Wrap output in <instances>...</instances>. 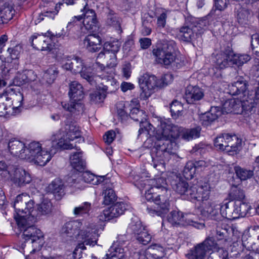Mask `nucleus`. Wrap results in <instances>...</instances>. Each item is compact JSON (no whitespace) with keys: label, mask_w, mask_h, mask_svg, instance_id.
<instances>
[{"label":"nucleus","mask_w":259,"mask_h":259,"mask_svg":"<svg viewBox=\"0 0 259 259\" xmlns=\"http://www.w3.org/2000/svg\"><path fill=\"white\" fill-rule=\"evenodd\" d=\"M52 207L51 201L47 198L44 199L40 203L37 205L36 209L32 208L30 215L28 217V220L32 219L33 222H36L37 217L50 214L52 212Z\"/></svg>","instance_id":"21"},{"label":"nucleus","mask_w":259,"mask_h":259,"mask_svg":"<svg viewBox=\"0 0 259 259\" xmlns=\"http://www.w3.org/2000/svg\"><path fill=\"white\" fill-rule=\"evenodd\" d=\"M233 52L227 49L217 55L216 64L219 68L223 69L232 65Z\"/></svg>","instance_id":"28"},{"label":"nucleus","mask_w":259,"mask_h":259,"mask_svg":"<svg viewBox=\"0 0 259 259\" xmlns=\"http://www.w3.org/2000/svg\"><path fill=\"white\" fill-rule=\"evenodd\" d=\"M63 3L58 2V0H50L46 3L43 11L39 14L37 18L38 22L43 20L45 18L54 19L58 14L60 6L63 4L74 5L76 11H79L82 13L88 9V0H63Z\"/></svg>","instance_id":"5"},{"label":"nucleus","mask_w":259,"mask_h":259,"mask_svg":"<svg viewBox=\"0 0 259 259\" xmlns=\"http://www.w3.org/2000/svg\"><path fill=\"white\" fill-rule=\"evenodd\" d=\"M22 51V47L20 45H17L12 48H9L8 52L9 53L10 56L12 60H13V63L15 65V69H17L18 62L17 59Z\"/></svg>","instance_id":"53"},{"label":"nucleus","mask_w":259,"mask_h":259,"mask_svg":"<svg viewBox=\"0 0 259 259\" xmlns=\"http://www.w3.org/2000/svg\"><path fill=\"white\" fill-rule=\"evenodd\" d=\"M106 254L105 259H123L124 256V249L114 243Z\"/></svg>","instance_id":"41"},{"label":"nucleus","mask_w":259,"mask_h":259,"mask_svg":"<svg viewBox=\"0 0 259 259\" xmlns=\"http://www.w3.org/2000/svg\"><path fill=\"white\" fill-rule=\"evenodd\" d=\"M121 46V43L118 41H113L110 42H106L104 44V49L111 54H116L119 51Z\"/></svg>","instance_id":"59"},{"label":"nucleus","mask_w":259,"mask_h":259,"mask_svg":"<svg viewBox=\"0 0 259 259\" xmlns=\"http://www.w3.org/2000/svg\"><path fill=\"white\" fill-rule=\"evenodd\" d=\"M81 77L85 79L91 84H93L97 81L98 78H101L103 81L102 84L107 83V84L111 82L112 81H107V75L105 74V77L102 78L103 76H100L99 75L102 74L101 71L98 67L94 68L93 65L92 66H87L84 65L81 71L79 72Z\"/></svg>","instance_id":"17"},{"label":"nucleus","mask_w":259,"mask_h":259,"mask_svg":"<svg viewBox=\"0 0 259 259\" xmlns=\"http://www.w3.org/2000/svg\"><path fill=\"white\" fill-rule=\"evenodd\" d=\"M247 83L245 80L243 78H239L236 81H235L229 85L228 90L230 94L235 96L240 95V98L242 99L246 98V94L247 92Z\"/></svg>","instance_id":"25"},{"label":"nucleus","mask_w":259,"mask_h":259,"mask_svg":"<svg viewBox=\"0 0 259 259\" xmlns=\"http://www.w3.org/2000/svg\"><path fill=\"white\" fill-rule=\"evenodd\" d=\"M49 192L53 193L57 199H60L65 194L64 185L59 179H55L48 186Z\"/></svg>","instance_id":"32"},{"label":"nucleus","mask_w":259,"mask_h":259,"mask_svg":"<svg viewBox=\"0 0 259 259\" xmlns=\"http://www.w3.org/2000/svg\"><path fill=\"white\" fill-rule=\"evenodd\" d=\"M15 10L12 7L5 4L0 8V24L7 23L11 20L14 15Z\"/></svg>","instance_id":"37"},{"label":"nucleus","mask_w":259,"mask_h":259,"mask_svg":"<svg viewBox=\"0 0 259 259\" xmlns=\"http://www.w3.org/2000/svg\"><path fill=\"white\" fill-rule=\"evenodd\" d=\"M196 169L195 164L192 161H188L183 170L184 177L186 179H192L195 174Z\"/></svg>","instance_id":"55"},{"label":"nucleus","mask_w":259,"mask_h":259,"mask_svg":"<svg viewBox=\"0 0 259 259\" xmlns=\"http://www.w3.org/2000/svg\"><path fill=\"white\" fill-rule=\"evenodd\" d=\"M231 226H227L226 225H224L223 227L218 226L216 229L217 237L218 239L221 240L223 238H227L229 240V229Z\"/></svg>","instance_id":"60"},{"label":"nucleus","mask_w":259,"mask_h":259,"mask_svg":"<svg viewBox=\"0 0 259 259\" xmlns=\"http://www.w3.org/2000/svg\"><path fill=\"white\" fill-rule=\"evenodd\" d=\"M69 95L71 98L69 103H62L63 108L70 113L83 111L84 106L81 100L84 97L82 85L76 81H72L69 85Z\"/></svg>","instance_id":"10"},{"label":"nucleus","mask_w":259,"mask_h":259,"mask_svg":"<svg viewBox=\"0 0 259 259\" xmlns=\"http://www.w3.org/2000/svg\"><path fill=\"white\" fill-rule=\"evenodd\" d=\"M235 173L241 180L245 181L251 178L253 175V171L251 170H247L240 166L235 167Z\"/></svg>","instance_id":"52"},{"label":"nucleus","mask_w":259,"mask_h":259,"mask_svg":"<svg viewBox=\"0 0 259 259\" xmlns=\"http://www.w3.org/2000/svg\"><path fill=\"white\" fill-rule=\"evenodd\" d=\"M229 4L228 0H215L214 8L215 9H213L210 12V14L211 16L215 15V12L217 10L222 11L225 10Z\"/></svg>","instance_id":"61"},{"label":"nucleus","mask_w":259,"mask_h":259,"mask_svg":"<svg viewBox=\"0 0 259 259\" xmlns=\"http://www.w3.org/2000/svg\"><path fill=\"white\" fill-rule=\"evenodd\" d=\"M70 164L77 171H82L85 166V161L82 158V152L78 151L70 156Z\"/></svg>","instance_id":"36"},{"label":"nucleus","mask_w":259,"mask_h":259,"mask_svg":"<svg viewBox=\"0 0 259 259\" xmlns=\"http://www.w3.org/2000/svg\"><path fill=\"white\" fill-rule=\"evenodd\" d=\"M171 185L174 191L180 195H186L187 198L193 202L207 200L210 196L211 188L207 182H204L198 186H189L185 181L176 176V179L171 181Z\"/></svg>","instance_id":"2"},{"label":"nucleus","mask_w":259,"mask_h":259,"mask_svg":"<svg viewBox=\"0 0 259 259\" xmlns=\"http://www.w3.org/2000/svg\"><path fill=\"white\" fill-rule=\"evenodd\" d=\"M250 59V56L247 54H235L233 53V56H232V65L235 64L238 66H240L247 63Z\"/></svg>","instance_id":"50"},{"label":"nucleus","mask_w":259,"mask_h":259,"mask_svg":"<svg viewBox=\"0 0 259 259\" xmlns=\"http://www.w3.org/2000/svg\"><path fill=\"white\" fill-rule=\"evenodd\" d=\"M55 57L60 62L63 69L70 71L73 73H79L83 68V61L78 57L64 55L60 52Z\"/></svg>","instance_id":"13"},{"label":"nucleus","mask_w":259,"mask_h":259,"mask_svg":"<svg viewBox=\"0 0 259 259\" xmlns=\"http://www.w3.org/2000/svg\"><path fill=\"white\" fill-rule=\"evenodd\" d=\"M235 204L236 212H237L238 218L245 217L248 214H250V210L251 209V207L248 203L240 201L235 202Z\"/></svg>","instance_id":"44"},{"label":"nucleus","mask_w":259,"mask_h":259,"mask_svg":"<svg viewBox=\"0 0 259 259\" xmlns=\"http://www.w3.org/2000/svg\"><path fill=\"white\" fill-rule=\"evenodd\" d=\"M117 114L121 121L126 120L128 118V114L126 111L125 103L123 101H120L116 104Z\"/></svg>","instance_id":"56"},{"label":"nucleus","mask_w":259,"mask_h":259,"mask_svg":"<svg viewBox=\"0 0 259 259\" xmlns=\"http://www.w3.org/2000/svg\"><path fill=\"white\" fill-rule=\"evenodd\" d=\"M250 17V12L248 10L241 9L237 14V20L239 24L245 25L248 24Z\"/></svg>","instance_id":"57"},{"label":"nucleus","mask_w":259,"mask_h":259,"mask_svg":"<svg viewBox=\"0 0 259 259\" xmlns=\"http://www.w3.org/2000/svg\"><path fill=\"white\" fill-rule=\"evenodd\" d=\"M229 229V240L232 242L233 248H235L234 251L239 252L237 247L241 248V245H244L243 241L241 239L242 233L238 231L236 228L231 227Z\"/></svg>","instance_id":"35"},{"label":"nucleus","mask_w":259,"mask_h":259,"mask_svg":"<svg viewBox=\"0 0 259 259\" xmlns=\"http://www.w3.org/2000/svg\"><path fill=\"white\" fill-rule=\"evenodd\" d=\"M125 205L123 202H117L107 208L112 219L122 214L126 209Z\"/></svg>","instance_id":"45"},{"label":"nucleus","mask_w":259,"mask_h":259,"mask_svg":"<svg viewBox=\"0 0 259 259\" xmlns=\"http://www.w3.org/2000/svg\"><path fill=\"white\" fill-rule=\"evenodd\" d=\"M227 136L228 134H223L218 136L214 141V146L218 149L226 152L228 143L226 140Z\"/></svg>","instance_id":"51"},{"label":"nucleus","mask_w":259,"mask_h":259,"mask_svg":"<svg viewBox=\"0 0 259 259\" xmlns=\"http://www.w3.org/2000/svg\"><path fill=\"white\" fill-rule=\"evenodd\" d=\"M167 221L172 225L180 226L190 225L194 222L191 218V214L184 215L182 212L176 210L172 211L168 215Z\"/></svg>","instance_id":"20"},{"label":"nucleus","mask_w":259,"mask_h":259,"mask_svg":"<svg viewBox=\"0 0 259 259\" xmlns=\"http://www.w3.org/2000/svg\"><path fill=\"white\" fill-rule=\"evenodd\" d=\"M106 23L108 25L114 27L121 32L122 31L120 26V19L113 11L109 10L107 15Z\"/></svg>","instance_id":"47"},{"label":"nucleus","mask_w":259,"mask_h":259,"mask_svg":"<svg viewBox=\"0 0 259 259\" xmlns=\"http://www.w3.org/2000/svg\"><path fill=\"white\" fill-rule=\"evenodd\" d=\"M33 74L32 70H26L22 73H18L13 79V83L16 86L20 87L27 82L35 79V75L33 77L31 76Z\"/></svg>","instance_id":"34"},{"label":"nucleus","mask_w":259,"mask_h":259,"mask_svg":"<svg viewBox=\"0 0 259 259\" xmlns=\"http://www.w3.org/2000/svg\"><path fill=\"white\" fill-rule=\"evenodd\" d=\"M251 45L253 53L259 57V34L255 33L251 36Z\"/></svg>","instance_id":"64"},{"label":"nucleus","mask_w":259,"mask_h":259,"mask_svg":"<svg viewBox=\"0 0 259 259\" xmlns=\"http://www.w3.org/2000/svg\"><path fill=\"white\" fill-rule=\"evenodd\" d=\"M136 239L141 244L146 245L150 242L151 236L146 228L140 234H139V235H137Z\"/></svg>","instance_id":"63"},{"label":"nucleus","mask_w":259,"mask_h":259,"mask_svg":"<svg viewBox=\"0 0 259 259\" xmlns=\"http://www.w3.org/2000/svg\"><path fill=\"white\" fill-rule=\"evenodd\" d=\"M41 149L42 148L39 143L37 142H31L25 149L24 154L26 155V157L24 158V159L31 161L32 158H34L39 152H40Z\"/></svg>","instance_id":"38"},{"label":"nucleus","mask_w":259,"mask_h":259,"mask_svg":"<svg viewBox=\"0 0 259 259\" xmlns=\"http://www.w3.org/2000/svg\"><path fill=\"white\" fill-rule=\"evenodd\" d=\"M102 39L100 36L93 33L88 35L83 39V44L85 49L90 52L99 51L102 48Z\"/></svg>","instance_id":"23"},{"label":"nucleus","mask_w":259,"mask_h":259,"mask_svg":"<svg viewBox=\"0 0 259 259\" xmlns=\"http://www.w3.org/2000/svg\"><path fill=\"white\" fill-rule=\"evenodd\" d=\"M244 191L239 186H233L229 194V199L236 202L242 201L245 198Z\"/></svg>","instance_id":"43"},{"label":"nucleus","mask_w":259,"mask_h":259,"mask_svg":"<svg viewBox=\"0 0 259 259\" xmlns=\"http://www.w3.org/2000/svg\"><path fill=\"white\" fill-rule=\"evenodd\" d=\"M154 188H151L145 192V198L149 201H153L157 205L153 211L158 215L162 217L169 210V204L167 195L157 194Z\"/></svg>","instance_id":"12"},{"label":"nucleus","mask_w":259,"mask_h":259,"mask_svg":"<svg viewBox=\"0 0 259 259\" xmlns=\"http://www.w3.org/2000/svg\"><path fill=\"white\" fill-rule=\"evenodd\" d=\"M175 46L173 40L162 39L161 44L152 50L155 62L167 68L170 65L181 67L182 63L173 53Z\"/></svg>","instance_id":"3"},{"label":"nucleus","mask_w":259,"mask_h":259,"mask_svg":"<svg viewBox=\"0 0 259 259\" xmlns=\"http://www.w3.org/2000/svg\"><path fill=\"white\" fill-rule=\"evenodd\" d=\"M27 222L24 223L23 226H18L21 231H23V238L25 241H30L32 249L30 251V253L40 249L44 243V235L41 230L37 228L33 224L35 222L32 219L26 218Z\"/></svg>","instance_id":"8"},{"label":"nucleus","mask_w":259,"mask_h":259,"mask_svg":"<svg viewBox=\"0 0 259 259\" xmlns=\"http://www.w3.org/2000/svg\"><path fill=\"white\" fill-rule=\"evenodd\" d=\"M139 83L142 91L140 96L144 99L149 98L155 88H158V80L153 75L144 74L139 78Z\"/></svg>","instance_id":"16"},{"label":"nucleus","mask_w":259,"mask_h":259,"mask_svg":"<svg viewBox=\"0 0 259 259\" xmlns=\"http://www.w3.org/2000/svg\"><path fill=\"white\" fill-rule=\"evenodd\" d=\"M29 41L32 46L38 50L52 52L56 54L55 56L60 52L58 49L53 48L54 45L47 33L45 34L34 33L31 36Z\"/></svg>","instance_id":"14"},{"label":"nucleus","mask_w":259,"mask_h":259,"mask_svg":"<svg viewBox=\"0 0 259 259\" xmlns=\"http://www.w3.org/2000/svg\"><path fill=\"white\" fill-rule=\"evenodd\" d=\"M56 136H52L50 140L46 141L45 147L40 150L30 161L34 162L37 165L40 166H45L51 159L52 156L54 155L58 150L60 148L65 149H72L73 148L72 145L67 144L66 143L60 140V142H57Z\"/></svg>","instance_id":"6"},{"label":"nucleus","mask_w":259,"mask_h":259,"mask_svg":"<svg viewBox=\"0 0 259 259\" xmlns=\"http://www.w3.org/2000/svg\"><path fill=\"white\" fill-rule=\"evenodd\" d=\"M208 22L206 20H200L196 23L192 24L195 36L202 34L207 28Z\"/></svg>","instance_id":"58"},{"label":"nucleus","mask_w":259,"mask_h":259,"mask_svg":"<svg viewBox=\"0 0 259 259\" xmlns=\"http://www.w3.org/2000/svg\"><path fill=\"white\" fill-rule=\"evenodd\" d=\"M14 182L19 186L24 184H28L31 181V178L29 173L21 168L15 169L13 177Z\"/></svg>","instance_id":"33"},{"label":"nucleus","mask_w":259,"mask_h":259,"mask_svg":"<svg viewBox=\"0 0 259 259\" xmlns=\"http://www.w3.org/2000/svg\"><path fill=\"white\" fill-rule=\"evenodd\" d=\"M3 94L6 96V102H8L9 107H12L13 109L21 107L24 101L23 95L19 89H7Z\"/></svg>","instance_id":"18"},{"label":"nucleus","mask_w":259,"mask_h":259,"mask_svg":"<svg viewBox=\"0 0 259 259\" xmlns=\"http://www.w3.org/2000/svg\"><path fill=\"white\" fill-rule=\"evenodd\" d=\"M65 128L66 133L65 136L63 135V137L61 136L60 133H57L52 136H55L58 135L59 138L58 136H56V140L57 142H60V140L61 139L63 143L65 142L67 144H70L69 143L70 141L81 137V132L79 127L74 124H66ZM70 144L72 145L71 144ZM72 146L73 145H72ZM72 147L73 148H73V146Z\"/></svg>","instance_id":"19"},{"label":"nucleus","mask_w":259,"mask_h":259,"mask_svg":"<svg viewBox=\"0 0 259 259\" xmlns=\"http://www.w3.org/2000/svg\"><path fill=\"white\" fill-rule=\"evenodd\" d=\"M202 213L205 216L215 219L216 217L218 215V219L220 218V210H218V204L214 203H208L203 209Z\"/></svg>","instance_id":"42"},{"label":"nucleus","mask_w":259,"mask_h":259,"mask_svg":"<svg viewBox=\"0 0 259 259\" xmlns=\"http://www.w3.org/2000/svg\"><path fill=\"white\" fill-rule=\"evenodd\" d=\"M130 116L133 120L139 121L141 126H145L144 124H149L150 123L147 121V115L143 110H139L137 107L133 108L131 109Z\"/></svg>","instance_id":"40"},{"label":"nucleus","mask_w":259,"mask_h":259,"mask_svg":"<svg viewBox=\"0 0 259 259\" xmlns=\"http://www.w3.org/2000/svg\"><path fill=\"white\" fill-rule=\"evenodd\" d=\"M246 102L252 103V99L247 96V98L242 99H232L225 102L222 109L219 107H211L209 112H206L200 117L201 123L208 125L217 119L222 113L241 114L245 109Z\"/></svg>","instance_id":"1"},{"label":"nucleus","mask_w":259,"mask_h":259,"mask_svg":"<svg viewBox=\"0 0 259 259\" xmlns=\"http://www.w3.org/2000/svg\"><path fill=\"white\" fill-rule=\"evenodd\" d=\"M161 131H159L157 134V139L163 141L161 149L168 152L175 154L178 149L176 139L179 137L178 128L176 126L172 127L169 124L161 122Z\"/></svg>","instance_id":"7"},{"label":"nucleus","mask_w":259,"mask_h":259,"mask_svg":"<svg viewBox=\"0 0 259 259\" xmlns=\"http://www.w3.org/2000/svg\"><path fill=\"white\" fill-rule=\"evenodd\" d=\"M82 179L87 183L98 185L101 183H104L106 178H105V176L97 177L90 172H85L82 175Z\"/></svg>","instance_id":"48"},{"label":"nucleus","mask_w":259,"mask_h":259,"mask_svg":"<svg viewBox=\"0 0 259 259\" xmlns=\"http://www.w3.org/2000/svg\"><path fill=\"white\" fill-rule=\"evenodd\" d=\"M179 137L186 141H190L196 139L200 136V128L199 127L193 128L190 129H183L178 131Z\"/></svg>","instance_id":"39"},{"label":"nucleus","mask_w":259,"mask_h":259,"mask_svg":"<svg viewBox=\"0 0 259 259\" xmlns=\"http://www.w3.org/2000/svg\"><path fill=\"white\" fill-rule=\"evenodd\" d=\"M8 147L10 153L14 156L18 157L21 159L26 157L25 149L26 146L24 143L15 138L9 140Z\"/></svg>","instance_id":"24"},{"label":"nucleus","mask_w":259,"mask_h":259,"mask_svg":"<svg viewBox=\"0 0 259 259\" xmlns=\"http://www.w3.org/2000/svg\"><path fill=\"white\" fill-rule=\"evenodd\" d=\"M215 244L213 238L208 237L191 249L186 256L188 259H205L206 253L212 250Z\"/></svg>","instance_id":"15"},{"label":"nucleus","mask_w":259,"mask_h":259,"mask_svg":"<svg viewBox=\"0 0 259 259\" xmlns=\"http://www.w3.org/2000/svg\"><path fill=\"white\" fill-rule=\"evenodd\" d=\"M178 37L181 40L187 42H191L195 39L196 36L193 29L192 23L181 27L178 33Z\"/></svg>","instance_id":"30"},{"label":"nucleus","mask_w":259,"mask_h":259,"mask_svg":"<svg viewBox=\"0 0 259 259\" xmlns=\"http://www.w3.org/2000/svg\"><path fill=\"white\" fill-rule=\"evenodd\" d=\"M218 210H220V214L223 218L229 220L238 219L235 203L233 205H232L230 202H226L222 205L218 204Z\"/></svg>","instance_id":"26"},{"label":"nucleus","mask_w":259,"mask_h":259,"mask_svg":"<svg viewBox=\"0 0 259 259\" xmlns=\"http://www.w3.org/2000/svg\"><path fill=\"white\" fill-rule=\"evenodd\" d=\"M207 259H229L228 252L223 248H220L216 252L210 253Z\"/></svg>","instance_id":"62"},{"label":"nucleus","mask_w":259,"mask_h":259,"mask_svg":"<svg viewBox=\"0 0 259 259\" xmlns=\"http://www.w3.org/2000/svg\"><path fill=\"white\" fill-rule=\"evenodd\" d=\"M92 208V204L90 202H84L78 206L74 207L73 212L76 217H82L85 214L89 215Z\"/></svg>","instance_id":"46"},{"label":"nucleus","mask_w":259,"mask_h":259,"mask_svg":"<svg viewBox=\"0 0 259 259\" xmlns=\"http://www.w3.org/2000/svg\"><path fill=\"white\" fill-rule=\"evenodd\" d=\"M82 23L83 27L87 30H93L94 27L96 26L97 20L96 18V14L94 10L88 9L82 13Z\"/></svg>","instance_id":"31"},{"label":"nucleus","mask_w":259,"mask_h":259,"mask_svg":"<svg viewBox=\"0 0 259 259\" xmlns=\"http://www.w3.org/2000/svg\"><path fill=\"white\" fill-rule=\"evenodd\" d=\"M228 138L226 139L227 143L226 152L228 153L230 155H234L236 154L237 151L239 150L242 140L239 139L235 135H230L228 134Z\"/></svg>","instance_id":"29"},{"label":"nucleus","mask_w":259,"mask_h":259,"mask_svg":"<svg viewBox=\"0 0 259 259\" xmlns=\"http://www.w3.org/2000/svg\"><path fill=\"white\" fill-rule=\"evenodd\" d=\"M34 203L26 193H22L16 197L13 207L18 217L16 219L18 226H23L24 223L27 222L26 218L30 215L31 209L34 207Z\"/></svg>","instance_id":"11"},{"label":"nucleus","mask_w":259,"mask_h":259,"mask_svg":"<svg viewBox=\"0 0 259 259\" xmlns=\"http://www.w3.org/2000/svg\"><path fill=\"white\" fill-rule=\"evenodd\" d=\"M204 94L203 91L197 86H188L185 91L184 98L188 104H195L202 99Z\"/></svg>","instance_id":"22"},{"label":"nucleus","mask_w":259,"mask_h":259,"mask_svg":"<svg viewBox=\"0 0 259 259\" xmlns=\"http://www.w3.org/2000/svg\"><path fill=\"white\" fill-rule=\"evenodd\" d=\"M145 229V227L143 226L140 221H132L129 224L127 231L129 233L134 234L136 237H137V235H139V234H140Z\"/></svg>","instance_id":"49"},{"label":"nucleus","mask_w":259,"mask_h":259,"mask_svg":"<svg viewBox=\"0 0 259 259\" xmlns=\"http://www.w3.org/2000/svg\"><path fill=\"white\" fill-rule=\"evenodd\" d=\"M116 65V55L111 54L104 48L97 56L96 63L93 64L94 68L98 67L102 74L99 75L105 77L107 81H112L114 74V67Z\"/></svg>","instance_id":"9"},{"label":"nucleus","mask_w":259,"mask_h":259,"mask_svg":"<svg viewBox=\"0 0 259 259\" xmlns=\"http://www.w3.org/2000/svg\"><path fill=\"white\" fill-rule=\"evenodd\" d=\"M58 71L55 67H50L48 69L43 75V78L49 84L53 82L55 79Z\"/></svg>","instance_id":"54"},{"label":"nucleus","mask_w":259,"mask_h":259,"mask_svg":"<svg viewBox=\"0 0 259 259\" xmlns=\"http://www.w3.org/2000/svg\"><path fill=\"white\" fill-rule=\"evenodd\" d=\"M104 187L103 195H104V204L109 205L116 200V195L113 190V184L109 179H106L103 183Z\"/></svg>","instance_id":"27"},{"label":"nucleus","mask_w":259,"mask_h":259,"mask_svg":"<svg viewBox=\"0 0 259 259\" xmlns=\"http://www.w3.org/2000/svg\"><path fill=\"white\" fill-rule=\"evenodd\" d=\"M95 225L93 224H82L78 220L66 223L61 229L62 234L72 239H81L87 244L94 243L92 239Z\"/></svg>","instance_id":"4"}]
</instances>
